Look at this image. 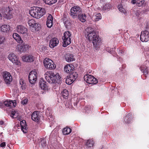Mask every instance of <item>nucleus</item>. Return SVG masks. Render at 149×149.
I'll list each match as a JSON object with an SVG mask.
<instances>
[{"label": "nucleus", "mask_w": 149, "mask_h": 149, "mask_svg": "<svg viewBox=\"0 0 149 149\" xmlns=\"http://www.w3.org/2000/svg\"><path fill=\"white\" fill-rule=\"evenodd\" d=\"M84 33L85 36L89 41H92L94 46L99 47L101 39L96 35L94 29L91 27L87 28L85 30Z\"/></svg>", "instance_id": "f257e3e1"}, {"label": "nucleus", "mask_w": 149, "mask_h": 149, "mask_svg": "<svg viewBox=\"0 0 149 149\" xmlns=\"http://www.w3.org/2000/svg\"><path fill=\"white\" fill-rule=\"evenodd\" d=\"M45 77L46 81L50 84L61 83V77L59 74L56 73L55 74L52 71H47L45 74Z\"/></svg>", "instance_id": "f03ea898"}, {"label": "nucleus", "mask_w": 149, "mask_h": 149, "mask_svg": "<svg viewBox=\"0 0 149 149\" xmlns=\"http://www.w3.org/2000/svg\"><path fill=\"white\" fill-rule=\"evenodd\" d=\"M81 8L78 6H74L70 9V15L73 18L77 17V16L82 13Z\"/></svg>", "instance_id": "7ed1b4c3"}, {"label": "nucleus", "mask_w": 149, "mask_h": 149, "mask_svg": "<svg viewBox=\"0 0 149 149\" xmlns=\"http://www.w3.org/2000/svg\"><path fill=\"white\" fill-rule=\"evenodd\" d=\"M43 63L45 67L48 69H54L56 67L53 61L48 58H46L44 59Z\"/></svg>", "instance_id": "20e7f679"}, {"label": "nucleus", "mask_w": 149, "mask_h": 149, "mask_svg": "<svg viewBox=\"0 0 149 149\" xmlns=\"http://www.w3.org/2000/svg\"><path fill=\"white\" fill-rule=\"evenodd\" d=\"M84 79L85 81L89 84H95L98 82L97 80L91 75H86L85 76Z\"/></svg>", "instance_id": "39448f33"}, {"label": "nucleus", "mask_w": 149, "mask_h": 149, "mask_svg": "<svg viewBox=\"0 0 149 149\" xmlns=\"http://www.w3.org/2000/svg\"><path fill=\"white\" fill-rule=\"evenodd\" d=\"M37 74L35 71H31L29 75V82L31 84H34L37 80Z\"/></svg>", "instance_id": "423d86ee"}, {"label": "nucleus", "mask_w": 149, "mask_h": 149, "mask_svg": "<svg viewBox=\"0 0 149 149\" xmlns=\"http://www.w3.org/2000/svg\"><path fill=\"white\" fill-rule=\"evenodd\" d=\"M140 38L142 42H148L149 40V32L147 31H142Z\"/></svg>", "instance_id": "0eeeda50"}, {"label": "nucleus", "mask_w": 149, "mask_h": 149, "mask_svg": "<svg viewBox=\"0 0 149 149\" xmlns=\"http://www.w3.org/2000/svg\"><path fill=\"white\" fill-rule=\"evenodd\" d=\"M3 77L6 83L7 84H10L12 80V76L8 72H3Z\"/></svg>", "instance_id": "6e6552de"}, {"label": "nucleus", "mask_w": 149, "mask_h": 149, "mask_svg": "<svg viewBox=\"0 0 149 149\" xmlns=\"http://www.w3.org/2000/svg\"><path fill=\"white\" fill-rule=\"evenodd\" d=\"M3 11V16L7 19H10L12 15V10L11 8L9 7L4 8Z\"/></svg>", "instance_id": "1a4fd4ad"}, {"label": "nucleus", "mask_w": 149, "mask_h": 149, "mask_svg": "<svg viewBox=\"0 0 149 149\" xmlns=\"http://www.w3.org/2000/svg\"><path fill=\"white\" fill-rule=\"evenodd\" d=\"M28 24L31 28L32 27L33 28L32 30L34 31H38L39 30V24L38 23H36L34 20L31 19L29 20Z\"/></svg>", "instance_id": "9d476101"}, {"label": "nucleus", "mask_w": 149, "mask_h": 149, "mask_svg": "<svg viewBox=\"0 0 149 149\" xmlns=\"http://www.w3.org/2000/svg\"><path fill=\"white\" fill-rule=\"evenodd\" d=\"M39 7H33L29 11L30 14L34 17L38 18V13Z\"/></svg>", "instance_id": "9b49d317"}, {"label": "nucleus", "mask_w": 149, "mask_h": 149, "mask_svg": "<svg viewBox=\"0 0 149 149\" xmlns=\"http://www.w3.org/2000/svg\"><path fill=\"white\" fill-rule=\"evenodd\" d=\"M27 30L26 28L22 25H19L17 26V31L22 34H24L25 36L27 35Z\"/></svg>", "instance_id": "f8f14e48"}, {"label": "nucleus", "mask_w": 149, "mask_h": 149, "mask_svg": "<svg viewBox=\"0 0 149 149\" xmlns=\"http://www.w3.org/2000/svg\"><path fill=\"white\" fill-rule=\"evenodd\" d=\"M8 58L13 63L16 65H19V63L15 55L13 53H11L9 54Z\"/></svg>", "instance_id": "ddd939ff"}, {"label": "nucleus", "mask_w": 149, "mask_h": 149, "mask_svg": "<svg viewBox=\"0 0 149 149\" xmlns=\"http://www.w3.org/2000/svg\"><path fill=\"white\" fill-rule=\"evenodd\" d=\"M39 85L42 89L45 91H47L48 90V87L46 84V82L42 78L40 79Z\"/></svg>", "instance_id": "4468645a"}, {"label": "nucleus", "mask_w": 149, "mask_h": 149, "mask_svg": "<svg viewBox=\"0 0 149 149\" xmlns=\"http://www.w3.org/2000/svg\"><path fill=\"white\" fill-rule=\"evenodd\" d=\"M58 43L59 41L58 39L56 38H53L50 40L49 46L51 48H53L56 46Z\"/></svg>", "instance_id": "2eb2a0df"}, {"label": "nucleus", "mask_w": 149, "mask_h": 149, "mask_svg": "<svg viewBox=\"0 0 149 149\" xmlns=\"http://www.w3.org/2000/svg\"><path fill=\"white\" fill-rule=\"evenodd\" d=\"M64 58L68 62H71L75 60L74 56L71 53H67L65 55Z\"/></svg>", "instance_id": "dca6fc26"}, {"label": "nucleus", "mask_w": 149, "mask_h": 149, "mask_svg": "<svg viewBox=\"0 0 149 149\" xmlns=\"http://www.w3.org/2000/svg\"><path fill=\"white\" fill-rule=\"evenodd\" d=\"M33 56L31 55H26L22 58V60L25 62H31L34 61Z\"/></svg>", "instance_id": "f3484780"}, {"label": "nucleus", "mask_w": 149, "mask_h": 149, "mask_svg": "<svg viewBox=\"0 0 149 149\" xmlns=\"http://www.w3.org/2000/svg\"><path fill=\"white\" fill-rule=\"evenodd\" d=\"M133 116L131 113H129L125 117L124 121L125 123L129 124L132 122Z\"/></svg>", "instance_id": "a211bd4d"}, {"label": "nucleus", "mask_w": 149, "mask_h": 149, "mask_svg": "<svg viewBox=\"0 0 149 149\" xmlns=\"http://www.w3.org/2000/svg\"><path fill=\"white\" fill-rule=\"evenodd\" d=\"M74 66L72 65H67L64 68V71L67 73H70L74 70Z\"/></svg>", "instance_id": "6ab92c4d"}, {"label": "nucleus", "mask_w": 149, "mask_h": 149, "mask_svg": "<svg viewBox=\"0 0 149 149\" xmlns=\"http://www.w3.org/2000/svg\"><path fill=\"white\" fill-rule=\"evenodd\" d=\"M53 18L51 15H49L47 17L46 25L47 27L50 28L52 26Z\"/></svg>", "instance_id": "aec40b11"}, {"label": "nucleus", "mask_w": 149, "mask_h": 149, "mask_svg": "<svg viewBox=\"0 0 149 149\" xmlns=\"http://www.w3.org/2000/svg\"><path fill=\"white\" fill-rule=\"evenodd\" d=\"M20 125L21 126V129L23 132L26 133L27 132V128L26 127V121L23 120L20 122Z\"/></svg>", "instance_id": "412c9836"}, {"label": "nucleus", "mask_w": 149, "mask_h": 149, "mask_svg": "<svg viewBox=\"0 0 149 149\" xmlns=\"http://www.w3.org/2000/svg\"><path fill=\"white\" fill-rule=\"evenodd\" d=\"M13 38L18 43H22L23 41L22 40L20 36L17 33H14L13 35Z\"/></svg>", "instance_id": "4be33fe9"}, {"label": "nucleus", "mask_w": 149, "mask_h": 149, "mask_svg": "<svg viewBox=\"0 0 149 149\" xmlns=\"http://www.w3.org/2000/svg\"><path fill=\"white\" fill-rule=\"evenodd\" d=\"M31 118L33 121L38 122L40 120V116L34 111L31 115Z\"/></svg>", "instance_id": "5701e85b"}, {"label": "nucleus", "mask_w": 149, "mask_h": 149, "mask_svg": "<svg viewBox=\"0 0 149 149\" xmlns=\"http://www.w3.org/2000/svg\"><path fill=\"white\" fill-rule=\"evenodd\" d=\"M21 44L22 45L21 47L19 49L20 52H24L28 49L29 47V45H28L27 44L24 42V41L23 43Z\"/></svg>", "instance_id": "b1692460"}, {"label": "nucleus", "mask_w": 149, "mask_h": 149, "mask_svg": "<svg viewBox=\"0 0 149 149\" xmlns=\"http://www.w3.org/2000/svg\"><path fill=\"white\" fill-rule=\"evenodd\" d=\"M140 69L143 73L144 75H145V77H146V75L147 74L148 72L147 67L146 66L144 65H141L140 67Z\"/></svg>", "instance_id": "393cba45"}, {"label": "nucleus", "mask_w": 149, "mask_h": 149, "mask_svg": "<svg viewBox=\"0 0 149 149\" xmlns=\"http://www.w3.org/2000/svg\"><path fill=\"white\" fill-rule=\"evenodd\" d=\"M38 11V18L42 16L45 13V10L44 9L39 7Z\"/></svg>", "instance_id": "a878e982"}, {"label": "nucleus", "mask_w": 149, "mask_h": 149, "mask_svg": "<svg viewBox=\"0 0 149 149\" xmlns=\"http://www.w3.org/2000/svg\"><path fill=\"white\" fill-rule=\"evenodd\" d=\"M79 19L82 22H84L86 21V16L84 14L82 13V12L80 14L77 16Z\"/></svg>", "instance_id": "bb28decb"}, {"label": "nucleus", "mask_w": 149, "mask_h": 149, "mask_svg": "<svg viewBox=\"0 0 149 149\" xmlns=\"http://www.w3.org/2000/svg\"><path fill=\"white\" fill-rule=\"evenodd\" d=\"M63 47H66L67 45H69L71 43V38H66L63 39Z\"/></svg>", "instance_id": "cd10ccee"}, {"label": "nucleus", "mask_w": 149, "mask_h": 149, "mask_svg": "<svg viewBox=\"0 0 149 149\" xmlns=\"http://www.w3.org/2000/svg\"><path fill=\"white\" fill-rule=\"evenodd\" d=\"M10 29V26L9 25H2L0 28L1 31L3 32H6L8 31Z\"/></svg>", "instance_id": "c85d7f7f"}, {"label": "nucleus", "mask_w": 149, "mask_h": 149, "mask_svg": "<svg viewBox=\"0 0 149 149\" xmlns=\"http://www.w3.org/2000/svg\"><path fill=\"white\" fill-rule=\"evenodd\" d=\"M63 20L66 28H70L71 27V23L70 21L69 20H66V18H63Z\"/></svg>", "instance_id": "c756f323"}, {"label": "nucleus", "mask_w": 149, "mask_h": 149, "mask_svg": "<svg viewBox=\"0 0 149 149\" xmlns=\"http://www.w3.org/2000/svg\"><path fill=\"white\" fill-rule=\"evenodd\" d=\"M93 18L95 21H98L101 19L102 18L101 15L100 13L96 14L95 15H93Z\"/></svg>", "instance_id": "7c9ffc66"}, {"label": "nucleus", "mask_w": 149, "mask_h": 149, "mask_svg": "<svg viewBox=\"0 0 149 149\" xmlns=\"http://www.w3.org/2000/svg\"><path fill=\"white\" fill-rule=\"evenodd\" d=\"M46 146V141L45 139H41L39 144L40 147L44 149Z\"/></svg>", "instance_id": "2f4dec72"}, {"label": "nucleus", "mask_w": 149, "mask_h": 149, "mask_svg": "<svg viewBox=\"0 0 149 149\" xmlns=\"http://www.w3.org/2000/svg\"><path fill=\"white\" fill-rule=\"evenodd\" d=\"M69 77L74 81L77 77L78 74L76 72H72L70 74Z\"/></svg>", "instance_id": "473e14b6"}, {"label": "nucleus", "mask_w": 149, "mask_h": 149, "mask_svg": "<svg viewBox=\"0 0 149 149\" xmlns=\"http://www.w3.org/2000/svg\"><path fill=\"white\" fill-rule=\"evenodd\" d=\"M71 129L69 127H66L63 130V133L64 134H68L71 133Z\"/></svg>", "instance_id": "72a5a7b5"}, {"label": "nucleus", "mask_w": 149, "mask_h": 149, "mask_svg": "<svg viewBox=\"0 0 149 149\" xmlns=\"http://www.w3.org/2000/svg\"><path fill=\"white\" fill-rule=\"evenodd\" d=\"M71 35L69 31L65 32L64 33V36L62 37V39L71 38Z\"/></svg>", "instance_id": "f704fd0d"}, {"label": "nucleus", "mask_w": 149, "mask_h": 149, "mask_svg": "<svg viewBox=\"0 0 149 149\" xmlns=\"http://www.w3.org/2000/svg\"><path fill=\"white\" fill-rule=\"evenodd\" d=\"M61 94L65 98H66L68 95V92L67 90L66 89L63 90L61 92Z\"/></svg>", "instance_id": "c9c22d12"}, {"label": "nucleus", "mask_w": 149, "mask_h": 149, "mask_svg": "<svg viewBox=\"0 0 149 149\" xmlns=\"http://www.w3.org/2000/svg\"><path fill=\"white\" fill-rule=\"evenodd\" d=\"M112 6L111 5V4L109 3H107L105 4L103 7L102 9L105 10H108L109 9L111 8Z\"/></svg>", "instance_id": "e433bc0d"}, {"label": "nucleus", "mask_w": 149, "mask_h": 149, "mask_svg": "<svg viewBox=\"0 0 149 149\" xmlns=\"http://www.w3.org/2000/svg\"><path fill=\"white\" fill-rule=\"evenodd\" d=\"M145 1V0H137L136 5L141 7L143 5Z\"/></svg>", "instance_id": "4c0bfd02"}, {"label": "nucleus", "mask_w": 149, "mask_h": 149, "mask_svg": "<svg viewBox=\"0 0 149 149\" xmlns=\"http://www.w3.org/2000/svg\"><path fill=\"white\" fill-rule=\"evenodd\" d=\"M13 102L12 101H6L3 102L4 105L7 107H12V104Z\"/></svg>", "instance_id": "58836bf2"}, {"label": "nucleus", "mask_w": 149, "mask_h": 149, "mask_svg": "<svg viewBox=\"0 0 149 149\" xmlns=\"http://www.w3.org/2000/svg\"><path fill=\"white\" fill-rule=\"evenodd\" d=\"M11 115H11V117H13V118H15L18 116V111L15 110L11 112Z\"/></svg>", "instance_id": "ea45409f"}, {"label": "nucleus", "mask_w": 149, "mask_h": 149, "mask_svg": "<svg viewBox=\"0 0 149 149\" xmlns=\"http://www.w3.org/2000/svg\"><path fill=\"white\" fill-rule=\"evenodd\" d=\"M93 142L90 140H88L86 142V146L90 148L93 146Z\"/></svg>", "instance_id": "a19ab883"}, {"label": "nucleus", "mask_w": 149, "mask_h": 149, "mask_svg": "<svg viewBox=\"0 0 149 149\" xmlns=\"http://www.w3.org/2000/svg\"><path fill=\"white\" fill-rule=\"evenodd\" d=\"M72 79L70 78L69 77L68 78H67L66 79V83L68 85L71 84L74 81Z\"/></svg>", "instance_id": "79ce46f5"}, {"label": "nucleus", "mask_w": 149, "mask_h": 149, "mask_svg": "<svg viewBox=\"0 0 149 149\" xmlns=\"http://www.w3.org/2000/svg\"><path fill=\"white\" fill-rule=\"evenodd\" d=\"M128 13L127 11L122 7V13H124L125 16H126Z\"/></svg>", "instance_id": "37998d69"}, {"label": "nucleus", "mask_w": 149, "mask_h": 149, "mask_svg": "<svg viewBox=\"0 0 149 149\" xmlns=\"http://www.w3.org/2000/svg\"><path fill=\"white\" fill-rule=\"evenodd\" d=\"M5 39L4 37L0 36V44H3L4 42Z\"/></svg>", "instance_id": "c03bdc74"}, {"label": "nucleus", "mask_w": 149, "mask_h": 149, "mask_svg": "<svg viewBox=\"0 0 149 149\" xmlns=\"http://www.w3.org/2000/svg\"><path fill=\"white\" fill-rule=\"evenodd\" d=\"M28 101V100L27 99H25L22 100L21 102V103L22 104L25 105L26 104Z\"/></svg>", "instance_id": "a18cd8bd"}, {"label": "nucleus", "mask_w": 149, "mask_h": 149, "mask_svg": "<svg viewBox=\"0 0 149 149\" xmlns=\"http://www.w3.org/2000/svg\"><path fill=\"white\" fill-rule=\"evenodd\" d=\"M51 38H52L51 36L50 35H49L46 38V40H47V41L49 40L50 41V40H51Z\"/></svg>", "instance_id": "49530a36"}, {"label": "nucleus", "mask_w": 149, "mask_h": 149, "mask_svg": "<svg viewBox=\"0 0 149 149\" xmlns=\"http://www.w3.org/2000/svg\"><path fill=\"white\" fill-rule=\"evenodd\" d=\"M19 83L20 85H22L25 84L24 83V80L22 79H20L19 80Z\"/></svg>", "instance_id": "de8ad7c7"}, {"label": "nucleus", "mask_w": 149, "mask_h": 149, "mask_svg": "<svg viewBox=\"0 0 149 149\" xmlns=\"http://www.w3.org/2000/svg\"><path fill=\"white\" fill-rule=\"evenodd\" d=\"M6 143L5 142H3L1 143L0 144V146L1 147H4L5 146Z\"/></svg>", "instance_id": "09e8293b"}, {"label": "nucleus", "mask_w": 149, "mask_h": 149, "mask_svg": "<svg viewBox=\"0 0 149 149\" xmlns=\"http://www.w3.org/2000/svg\"><path fill=\"white\" fill-rule=\"evenodd\" d=\"M131 3L133 4H135V3L136 4L137 3V0H132L131 1Z\"/></svg>", "instance_id": "8fccbe9b"}, {"label": "nucleus", "mask_w": 149, "mask_h": 149, "mask_svg": "<svg viewBox=\"0 0 149 149\" xmlns=\"http://www.w3.org/2000/svg\"><path fill=\"white\" fill-rule=\"evenodd\" d=\"M21 87L22 89H25L26 88V86H25V84L22 85Z\"/></svg>", "instance_id": "3c124183"}, {"label": "nucleus", "mask_w": 149, "mask_h": 149, "mask_svg": "<svg viewBox=\"0 0 149 149\" xmlns=\"http://www.w3.org/2000/svg\"><path fill=\"white\" fill-rule=\"evenodd\" d=\"M117 7L120 11H121V5L120 4L118 5Z\"/></svg>", "instance_id": "603ef678"}, {"label": "nucleus", "mask_w": 149, "mask_h": 149, "mask_svg": "<svg viewBox=\"0 0 149 149\" xmlns=\"http://www.w3.org/2000/svg\"><path fill=\"white\" fill-rule=\"evenodd\" d=\"M12 104H13V105L14 107H15L16 105V102H13V103Z\"/></svg>", "instance_id": "864d4df0"}, {"label": "nucleus", "mask_w": 149, "mask_h": 149, "mask_svg": "<svg viewBox=\"0 0 149 149\" xmlns=\"http://www.w3.org/2000/svg\"><path fill=\"white\" fill-rule=\"evenodd\" d=\"M3 124V121L1 120L0 121V125H2Z\"/></svg>", "instance_id": "5fc2aeb1"}, {"label": "nucleus", "mask_w": 149, "mask_h": 149, "mask_svg": "<svg viewBox=\"0 0 149 149\" xmlns=\"http://www.w3.org/2000/svg\"><path fill=\"white\" fill-rule=\"evenodd\" d=\"M123 67H125V65H122V68H123Z\"/></svg>", "instance_id": "6e6d98bb"}, {"label": "nucleus", "mask_w": 149, "mask_h": 149, "mask_svg": "<svg viewBox=\"0 0 149 149\" xmlns=\"http://www.w3.org/2000/svg\"><path fill=\"white\" fill-rule=\"evenodd\" d=\"M1 14L0 13V18H1Z\"/></svg>", "instance_id": "4d7b16f0"}, {"label": "nucleus", "mask_w": 149, "mask_h": 149, "mask_svg": "<svg viewBox=\"0 0 149 149\" xmlns=\"http://www.w3.org/2000/svg\"><path fill=\"white\" fill-rule=\"evenodd\" d=\"M101 149H104L103 148V147L102 146Z\"/></svg>", "instance_id": "13d9d810"}, {"label": "nucleus", "mask_w": 149, "mask_h": 149, "mask_svg": "<svg viewBox=\"0 0 149 149\" xmlns=\"http://www.w3.org/2000/svg\"><path fill=\"white\" fill-rule=\"evenodd\" d=\"M1 103H0V107H1Z\"/></svg>", "instance_id": "bf43d9fd"}]
</instances>
